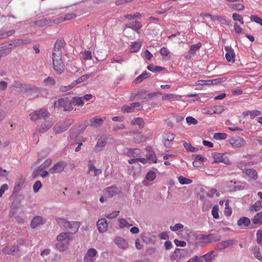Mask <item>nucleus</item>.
I'll return each mask as SVG.
<instances>
[{
    "label": "nucleus",
    "instance_id": "obj_23",
    "mask_svg": "<svg viewBox=\"0 0 262 262\" xmlns=\"http://www.w3.org/2000/svg\"><path fill=\"white\" fill-rule=\"evenodd\" d=\"M88 167H89V171L88 173H89L91 171H94V176H97L99 174H100L102 173V170L100 169H97L96 168L94 165L92 163V161L91 160H89L88 161Z\"/></svg>",
    "mask_w": 262,
    "mask_h": 262
},
{
    "label": "nucleus",
    "instance_id": "obj_63",
    "mask_svg": "<svg viewBox=\"0 0 262 262\" xmlns=\"http://www.w3.org/2000/svg\"><path fill=\"white\" fill-rule=\"evenodd\" d=\"M231 8L235 10L241 11L245 9V7L241 4H235L231 5Z\"/></svg>",
    "mask_w": 262,
    "mask_h": 262
},
{
    "label": "nucleus",
    "instance_id": "obj_13",
    "mask_svg": "<svg viewBox=\"0 0 262 262\" xmlns=\"http://www.w3.org/2000/svg\"><path fill=\"white\" fill-rule=\"evenodd\" d=\"M97 226L100 233H103L106 231L108 228V223L105 219L98 220L97 222Z\"/></svg>",
    "mask_w": 262,
    "mask_h": 262
},
{
    "label": "nucleus",
    "instance_id": "obj_32",
    "mask_svg": "<svg viewBox=\"0 0 262 262\" xmlns=\"http://www.w3.org/2000/svg\"><path fill=\"white\" fill-rule=\"evenodd\" d=\"M254 224L260 225L262 224V212H258L252 220Z\"/></svg>",
    "mask_w": 262,
    "mask_h": 262
},
{
    "label": "nucleus",
    "instance_id": "obj_7",
    "mask_svg": "<svg viewBox=\"0 0 262 262\" xmlns=\"http://www.w3.org/2000/svg\"><path fill=\"white\" fill-rule=\"evenodd\" d=\"M229 142L233 147L237 148L244 146L246 144V142L243 138L237 136L231 138Z\"/></svg>",
    "mask_w": 262,
    "mask_h": 262
},
{
    "label": "nucleus",
    "instance_id": "obj_19",
    "mask_svg": "<svg viewBox=\"0 0 262 262\" xmlns=\"http://www.w3.org/2000/svg\"><path fill=\"white\" fill-rule=\"evenodd\" d=\"M251 221L247 217H242L237 221V224L242 229H246L250 225Z\"/></svg>",
    "mask_w": 262,
    "mask_h": 262
},
{
    "label": "nucleus",
    "instance_id": "obj_39",
    "mask_svg": "<svg viewBox=\"0 0 262 262\" xmlns=\"http://www.w3.org/2000/svg\"><path fill=\"white\" fill-rule=\"evenodd\" d=\"M184 147L187 151H190L192 152H197L198 148L192 146L190 143L184 142L183 143Z\"/></svg>",
    "mask_w": 262,
    "mask_h": 262
},
{
    "label": "nucleus",
    "instance_id": "obj_58",
    "mask_svg": "<svg viewBox=\"0 0 262 262\" xmlns=\"http://www.w3.org/2000/svg\"><path fill=\"white\" fill-rule=\"evenodd\" d=\"M41 182L40 181H36V182L34 184L33 186L34 192L35 193H37V192H38L39 190L41 188Z\"/></svg>",
    "mask_w": 262,
    "mask_h": 262
},
{
    "label": "nucleus",
    "instance_id": "obj_4",
    "mask_svg": "<svg viewBox=\"0 0 262 262\" xmlns=\"http://www.w3.org/2000/svg\"><path fill=\"white\" fill-rule=\"evenodd\" d=\"M62 56H57L52 55V60L53 68L56 73L58 74H61L64 71V65L61 58Z\"/></svg>",
    "mask_w": 262,
    "mask_h": 262
},
{
    "label": "nucleus",
    "instance_id": "obj_54",
    "mask_svg": "<svg viewBox=\"0 0 262 262\" xmlns=\"http://www.w3.org/2000/svg\"><path fill=\"white\" fill-rule=\"evenodd\" d=\"M156 175L155 171L150 170L146 174V179L148 181H152L156 178Z\"/></svg>",
    "mask_w": 262,
    "mask_h": 262
},
{
    "label": "nucleus",
    "instance_id": "obj_6",
    "mask_svg": "<svg viewBox=\"0 0 262 262\" xmlns=\"http://www.w3.org/2000/svg\"><path fill=\"white\" fill-rule=\"evenodd\" d=\"M74 123V120L69 119L62 123L56 124L53 128L54 131L56 133H60L66 130L69 127Z\"/></svg>",
    "mask_w": 262,
    "mask_h": 262
},
{
    "label": "nucleus",
    "instance_id": "obj_48",
    "mask_svg": "<svg viewBox=\"0 0 262 262\" xmlns=\"http://www.w3.org/2000/svg\"><path fill=\"white\" fill-rule=\"evenodd\" d=\"M227 135L226 133H216L214 134L213 138L216 140H225L227 138Z\"/></svg>",
    "mask_w": 262,
    "mask_h": 262
},
{
    "label": "nucleus",
    "instance_id": "obj_18",
    "mask_svg": "<svg viewBox=\"0 0 262 262\" xmlns=\"http://www.w3.org/2000/svg\"><path fill=\"white\" fill-rule=\"evenodd\" d=\"M53 122L49 120H45L40 126L38 128V130L40 133H43L51 127Z\"/></svg>",
    "mask_w": 262,
    "mask_h": 262
},
{
    "label": "nucleus",
    "instance_id": "obj_16",
    "mask_svg": "<svg viewBox=\"0 0 262 262\" xmlns=\"http://www.w3.org/2000/svg\"><path fill=\"white\" fill-rule=\"evenodd\" d=\"M225 50L227 51L225 57L228 62H234L235 61V53L233 50L230 47H225Z\"/></svg>",
    "mask_w": 262,
    "mask_h": 262
},
{
    "label": "nucleus",
    "instance_id": "obj_24",
    "mask_svg": "<svg viewBox=\"0 0 262 262\" xmlns=\"http://www.w3.org/2000/svg\"><path fill=\"white\" fill-rule=\"evenodd\" d=\"M43 219L40 216H36L33 217L31 223V227L32 228H35L37 226L43 224Z\"/></svg>",
    "mask_w": 262,
    "mask_h": 262
},
{
    "label": "nucleus",
    "instance_id": "obj_41",
    "mask_svg": "<svg viewBox=\"0 0 262 262\" xmlns=\"http://www.w3.org/2000/svg\"><path fill=\"white\" fill-rule=\"evenodd\" d=\"M141 44L139 42H134L130 45V51L131 52H137L141 48Z\"/></svg>",
    "mask_w": 262,
    "mask_h": 262
},
{
    "label": "nucleus",
    "instance_id": "obj_38",
    "mask_svg": "<svg viewBox=\"0 0 262 262\" xmlns=\"http://www.w3.org/2000/svg\"><path fill=\"white\" fill-rule=\"evenodd\" d=\"M69 243L66 242H58L56 244V247L60 251L63 252L66 251L68 247Z\"/></svg>",
    "mask_w": 262,
    "mask_h": 262
},
{
    "label": "nucleus",
    "instance_id": "obj_60",
    "mask_svg": "<svg viewBox=\"0 0 262 262\" xmlns=\"http://www.w3.org/2000/svg\"><path fill=\"white\" fill-rule=\"evenodd\" d=\"M1 30L2 34V38H3V39L12 35L15 33V30H10L7 32H4L2 30Z\"/></svg>",
    "mask_w": 262,
    "mask_h": 262
},
{
    "label": "nucleus",
    "instance_id": "obj_8",
    "mask_svg": "<svg viewBox=\"0 0 262 262\" xmlns=\"http://www.w3.org/2000/svg\"><path fill=\"white\" fill-rule=\"evenodd\" d=\"M67 166V163L66 162L60 161L56 163L52 168H51L49 169V172L52 174L60 173L64 170Z\"/></svg>",
    "mask_w": 262,
    "mask_h": 262
},
{
    "label": "nucleus",
    "instance_id": "obj_17",
    "mask_svg": "<svg viewBox=\"0 0 262 262\" xmlns=\"http://www.w3.org/2000/svg\"><path fill=\"white\" fill-rule=\"evenodd\" d=\"M114 242L119 248L122 249H126L128 247V242L121 237L115 238Z\"/></svg>",
    "mask_w": 262,
    "mask_h": 262
},
{
    "label": "nucleus",
    "instance_id": "obj_20",
    "mask_svg": "<svg viewBox=\"0 0 262 262\" xmlns=\"http://www.w3.org/2000/svg\"><path fill=\"white\" fill-rule=\"evenodd\" d=\"M105 119V117H103L102 118H99L98 117L92 118L90 120L91 126L95 127H99L103 124Z\"/></svg>",
    "mask_w": 262,
    "mask_h": 262
},
{
    "label": "nucleus",
    "instance_id": "obj_34",
    "mask_svg": "<svg viewBox=\"0 0 262 262\" xmlns=\"http://www.w3.org/2000/svg\"><path fill=\"white\" fill-rule=\"evenodd\" d=\"M224 155L220 153L213 152L212 153V158L214 159V161L212 163H218L223 161V158Z\"/></svg>",
    "mask_w": 262,
    "mask_h": 262
},
{
    "label": "nucleus",
    "instance_id": "obj_26",
    "mask_svg": "<svg viewBox=\"0 0 262 262\" xmlns=\"http://www.w3.org/2000/svg\"><path fill=\"white\" fill-rule=\"evenodd\" d=\"M142 25L141 23L139 21H135L134 23H129V24L126 25V27L130 28L133 30H135L137 32L142 28Z\"/></svg>",
    "mask_w": 262,
    "mask_h": 262
},
{
    "label": "nucleus",
    "instance_id": "obj_29",
    "mask_svg": "<svg viewBox=\"0 0 262 262\" xmlns=\"http://www.w3.org/2000/svg\"><path fill=\"white\" fill-rule=\"evenodd\" d=\"M261 114V112L257 110H253L251 111H245L243 113V115L244 116H247L250 115L251 119H254L255 117L259 116Z\"/></svg>",
    "mask_w": 262,
    "mask_h": 262
},
{
    "label": "nucleus",
    "instance_id": "obj_5",
    "mask_svg": "<svg viewBox=\"0 0 262 262\" xmlns=\"http://www.w3.org/2000/svg\"><path fill=\"white\" fill-rule=\"evenodd\" d=\"M65 46L66 42L63 38L58 39L55 43L52 55L57 56V57L62 56V50Z\"/></svg>",
    "mask_w": 262,
    "mask_h": 262
},
{
    "label": "nucleus",
    "instance_id": "obj_40",
    "mask_svg": "<svg viewBox=\"0 0 262 262\" xmlns=\"http://www.w3.org/2000/svg\"><path fill=\"white\" fill-rule=\"evenodd\" d=\"M147 160L151 161L155 163L157 162V158L154 151H151L146 156Z\"/></svg>",
    "mask_w": 262,
    "mask_h": 262
},
{
    "label": "nucleus",
    "instance_id": "obj_56",
    "mask_svg": "<svg viewBox=\"0 0 262 262\" xmlns=\"http://www.w3.org/2000/svg\"><path fill=\"white\" fill-rule=\"evenodd\" d=\"M106 145V141L103 138H100L98 140L95 148H103Z\"/></svg>",
    "mask_w": 262,
    "mask_h": 262
},
{
    "label": "nucleus",
    "instance_id": "obj_43",
    "mask_svg": "<svg viewBox=\"0 0 262 262\" xmlns=\"http://www.w3.org/2000/svg\"><path fill=\"white\" fill-rule=\"evenodd\" d=\"M27 84H23L19 81H14L12 83L11 86L16 89H20L22 92H25L24 86H27Z\"/></svg>",
    "mask_w": 262,
    "mask_h": 262
},
{
    "label": "nucleus",
    "instance_id": "obj_12",
    "mask_svg": "<svg viewBox=\"0 0 262 262\" xmlns=\"http://www.w3.org/2000/svg\"><path fill=\"white\" fill-rule=\"evenodd\" d=\"M235 244V240L233 239L227 241H224L216 245V249L222 250L233 245Z\"/></svg>",
    "mask_w": 262,
    "mask_h": 262
},
{
    "label": "nucleus",
    "instance_id": "obj_1",
    "mask_svg": "<svg viewBox=\"0 0 262 262\" xmlns=\"http://www.w3.org/2000/svg\"><path fill=\"white\" fill-rule=\"evenodd\" d=\"M58 223L60 227L68 231H70V234L76 233L80 226L79 222H69L64 219L61 218L58 220Z\"/></svg>",
    "mask_w": 262,
    "mask_h": 262
},
{
    "label": "nucleus",
    "instance_id": "obj_10",
    "mask_svg": "<svg viewBox=\"0 0 262 262\" xmlns=\"http://www.w3.org/2000/svg\"><path fill=\"white\" fill-rule=\"evenodd\" d=\"M20 251L19 247L17 245H13L12 247L6 246L2 250V252L6 254L14 255Z\"/></svg>",
    "mask_w": 262,
    "mask_h": 262
},
{
    "label": "nucleus",
    "instance_id": "obj_36",
    "mask_svg": "<svg viewBox=\"0 0 262 262\" xmlns=\"http://www.w3.org/2000/svg\"><path fill=\"white\" fill-rule=\"evenodd\" d=\"M132 125H138L139 127L142 128L145 125V123L142 118L138 117L136 119H133L131 121Z\"/></svg>",
    "mask_w": 262,
    "mask_h": 262
},
{
    "label": "nucleus",
    "instance_id": "obj_35",
    "mask_svg": "<svg viewBox=\"0 0 262 262\" xmlns=\"http://www.w3.org/2000/svg\"><path fill=\"white\" fill-rule=\"evenodd\" d=\"M71 105L74 104V105H81L82 106L84 104L82 97H74L71 100Z\"/></svg>",
    "mask_w": 262,
    "mask_h": 262
},
{
    "label": "nucleus",
    "instance_id": "obj_50",
    "mask_svg": "<svg viewBox=\"0 0 262 262\" xmlns=\"http://www.w3.org/2000/svg\"><path fill=\"white\" fill-rule=\"evenodd\" d=\"M179 182L181 184H189L192 182V181L189 179L186 178L182 176L178 178Z\"/></svg>",
    "mask_w": 262,
    "mask_h": 262
},
{
    "label": "nucleus",
    "instance_id": "obj_33",
    "mask_svg": "<svg viewBox=\"0 0 262 262\" xmlns=\"http://www.w3.org/2000/svg\"><path fill=\"white\" fill-rule=\"evenodd\" d=\"M127 154L129 157H138L140 155V150L138 148H129L127 149Z\"/></svg>",
    "mask_w": 262,
    "mask_h": 262
},
{
    "label": "nucleus",
    "instance_id": "obj_21",
    "mask_svg": "<svg viewBox=\"0 0 262 262\" xmlns=\"http://www.w3.org/2000/svg\"><path fill=\"white\" fill-rule=\"evenodd\" d=\"M104 192L106 195L111 198L118 193L117 187L113 186L105 188Z\"/></svg>",
    "mask_w": 262,
    "mask_h": 262
},
{
    "label": "nucleus",
    "instance_id": "obj_28",
    "mask_svg": "<svg viewBox=\"0 0 262 262\" xmlns=\"http://www.w3.org/2000/svg\"><path fill=\"white\" fill-rule=\"evenodd\" d=\"M24 182L25 180L24 179H20L19 180L14 187L13 194H17L19 192L24 184Z\"/></svg>",
    "mask_w": 262,
    "mask_h": 262
},
{
    "label": "nucleus",
    "instance_id": "obj_49",
    "mask_svg": "<svg viewBox=\"0 0 262 262\" xmlns=\"http://www.w3.org/2000/svg\"><path fill=\"white\" fill-rule=\"evenodd\" d=\"M43 82L46 86L54 85L56 83L54 79L51 77H48L44 80Z\"/></svg>",
    "mask_w": 262,
    "mask_h": 262
},
{
    "label": "nucleus",
    "instance_id": "obj_30",
    "mask_svg": "<svg viewBox=\"0 0 262 262\" xmlns=\"http://www.w3.org/2000/svg\"><path fill=\"white\" fill-rule=\"evenodd\" d=\"M213 251H211L201 257V259L205 260V262H212L215 257V255H213Z\"/></svg>",
    "mask_w": 262,
    "mask_h": 262
},
{
    "label": "nucleus",
    "instance_id": "obj_25",
    "mask_svg": "<svg viewBox=\"0 0 262 262\" xmlns=\"http://www.w3.org/2000/svg\"><path fill=\"white\" fill-rule=\"evenodd\" d=\"M245 173L248 177L254 180L258 178V173L257 171L253 168H248L245 170Z\"/></svg>",
    "mask_w": 262,
    "mask_h": 262
},
{
    "label": "nucleus",
    "instance_id": "obj_51",
    "mask_svg": "<svg viewBox=\"0 0 262 262\" xmlns=\"http://www.w3.org/2000/svg\"><path fill=\"white\" fill-rule=\"evenodd\" d=\"M232 212V209L229 206V201H226L225 203V209L224 214L227 216H229L231 215Z\"/></svg>",
    "mask_w": 262,
    "mask_h": 262
},
{
    "label": "nucleus",
    "instance_id": "obj_27",
    "mask_svg": "<svg viewBox=\"0 0 262 262\" xmlns=\"http://www.w3.org/2000/svg\"><path fill=\"white\" fill-rule=\"evenodd\" d=\"M151 75L150 73L146 71L144 72L140 75L138 76L135 80V84H139L142 82L144 79L147 78Z\"/></svg>",
    "mask_w": 262,
    "mask_h": 262
},
{
    "label": "nucleus",
    "instance_id": "obj_45",
    "mask_svg": "<svg viewBox=\"0 0 262 262\" xmlns=\"http://www.w3.org/2000/svg\"><path fill=\"white\" fill-rule=\"evenodd\" d=\"M201 46L202 44L201 42H199L195 45H192L190 47L189 53L191 54H195L196 51L200 49Z\"/></svg>",
    "mask_w": 262,
    "mask_h": 262
},
{
    "label": "nucleus",
    "instance_id": "obj_15",
    "mask_svg": "<svg viewBox=\"0 0 262 262\" xmlns=\"http://www.w3.org/2000/svg\"><path fill=\"white\" fill-rule=\"evenodd\" d=\"M12 43L6 44L0 46V57L6 56L10 54L12 51Z\"/></svg>",
    "mask_w": 262,
    "mask_h": 262
},
{
    "label": "nucleus",
    "instance_id": "obj_31",
    "mask_svg": "<svg viewBox=\"0 0 262 262\" xmlns=\"http://www.w3.org/2000/svg\"><path fill=\"white\" fill-rule=\"evenodd\" d=\"M252 252L254 257L260 261H262V256L261 254L260 248L258 246L254 247L252 250Z\"/></svg>",
    "mask_w": 262,
    "mask_h": 262
},
{
    "label": "nucleus",
    "instance_id": "obj_42",
    "mask_svg": "<svg viewBox=\"0 0 262 262\" xmlns=\"http://www.w3.org/2000/svg\"><path fill=\"white\" fill-rule=\"evenodd\" d=\"M147 69L152 72H160L164 70V68H163L162 67L155 66L152 64H150L149 66H148Z\"/></svg>",
    "mask_w": 262,
    "mask_h": 262
},
{
    "label": "nucleus",
    "instance_id": "obj_2",
    "mask_svg": "<svg viewBox=\"0 0 262 262\" xmlns=\"http://www.w3.org/2000/svg\"><path fill=\"white\" fill-rule=\"evenodd\" d=\"M54 107L63 108L64 111H70L73 109L71 100L68 98H60L54 102Z\"/></svg>",
    "mask_w": 262,
    "mask_h": 262
},
{
    "label": "nucleus",
    "instance_id": "obj_53",
    "mask_svg": "<svg viewBox=\"0 0 262 262\" xmlns=\"http://www.w3.org/2000/svg\"><path fill=\"white\" fill-rule=\"evenodd\" d=\"M97 253V250L95 249L92 248L89 249L87 251L86 254L85 255V256H88L89 257L93 258V257L96 256Z\"/></svg>",
    "mask_w": 262,
    "mask_h": 262
},
{
    "label": "nucleus",
    "instance_id": "obj_44",
    "mask_svg": "<svg viewBox=\"0 0 262 262\" xmlns=\"http://www.w3.org/2000/svg\"><path fill=\"white\" fill-rule=\"evenodd\" d=\"M119 227L121 229L124 228V227H130L133 225V224H129L128 222L124 219H119Z\"/></svg>",
    "mask_w": 262,
    "mask_h": 262
},
{
    "label": "nucleus",
    "instance_id": "obj_64",
    "mask_svg": "<svg viewBox=\"0 0 262 262\" xmlns=\"http://www.w3.org/2000/svg\"><path fill=\"white\" fill-rule=\"evenodd\" d=\"M174 135L172 133H167L164 136V140L166 142H171L174 138Z\"/></svg>",
    "mask_w": 262,
    "mask_h": 262
},
{
    "label": "nucleus",
    "instance_id": "obj_14",
    "mask_svg": "<svg viewBox=\"0 0 262 262\" xmlns=\"http://www.w3.org/2000/svg\"><path fill=\"white\" fill-rule=\"evenodd\" d=\"M140 103L139 102H134L131 103L129 105H123L121 108V111L124 113H128L133 112L135 107H140Z\"/></svg>",
    "mask_w": 262,
    "mask_h": 262
},
{
    "label": "nucleus",
    "instance_id": "obj_9",
    "mask_svg": "<svg viewBox=\"0 0 262 262\" xmlns=\"http://www.w3.org/2000/svg\"><path fill=\"white\" fill-rule=\"evenodd\" d=\"M25 92L28 93V96L32 97H37L40 93V89L34 85H27L24 86Z\"/></svg>",
    "mask_w": 262,
    "mask_h": 262
},
{
    "label": "nucleus",
    "instance_id": "obj_22",
    "mask_svg": "<svg viewBox=\"0 0 262 262\" xmlns=\"http://www.w3.org/2000/svg\"><path fill=\"white\" fill-rule=\"evenodd\" d=\"M221 240V236L215 233H211L207 235V239L205 243H210L216 242Z\"/></svg>",
    "mask_w": 262,
    "mask_h": 262
},
{
    "label": "nucleus",
    "instance_id": "obj_55",
    "mask_svg": "<svg viewBox=\"0 0 262 262\" xmlns=\"http://www.w3.org/2000/svg\"><path fill=\"white\" fill-rule=\"evenodd\" d=\"M48 20L46 19H40L38 20H36L34 22V24L35 25L40 27H42L45 26L46 25H48Z\"/></svg>",
    "mask_w": 262,
    "mask_h": 262
},
{
    "label": "nucleus",
    "instance_id": "obj_46",
    "mask_svg": "<svg viewBox=\"0 0 262 262\" xmlns=\"http://www.w3.org/2000/svg\"><path fill=\"white\" fill-rule=\"evenodd\" d=\"M217 108H221V106L220 105H217L214 107L215 110H212V109H206L204 108L203 109V113L206 114H209V115H212L214 114H219V112H217Z\"/></svg>",
    "mask_w": 262,
    "mask_h": 262
},
{
    "label": "nucleus",
    "instance_id": "obj_47",
    "mask_svg": "<svg viewBox=\"0 0 262 262\" xmlns=\"http://www.w3.org/2000/svg\"><path fill=\"white\" fill-rule=\"evenodd\" d=\"M27 43V41L25 39H17L14 40L11 43L13 44V46L16 47L20 46L23 45H25Z\"/></svg>",
    "mask_w": 262,
    "mask_h": 262
},
{
    "label": "nucleus",
    "instance_id": "obj_62",
    "mask_svg": "<svg viewBox=\"0 0 262 262\" xmlns=\"http://www.w3.org/2000/svg\"><path fill=\"white\" fill-rule=\"evenodd\" d=\"M20 203V201L18 200L17 198H15L12 204H11V208H13L15 210L17 209L19 207V205Z\"/></svg>",
    "mask_w": 262,
    "mask_h": 262
},
{
    "label": "nucleus",
    "instance_id": "obj_61",
    "mask_svg": "<svg viewBox=\"0 0 262 262\" xmlns=\"http://www.w3.org/2000/svg\"><path fill=\"white\" fill-rule=\"evenodd\" d=\"M250 19L262 26V19L257 15H251L250 16Z\"/></svg>",
    "mask_w": 262,
    "mask_h": 262
},
{
    "label": "nucleus",
    "instance_id": "obj_57",
    "mask_svg": "<svg viewBox=\"0 0 262 262\" xmlns=\"http://www.w3.org/2000/svg\"><path fill=\"white\" fill-rule=\"evenodd\" d=\"M256 241L258 244L262 246V230H258L256 232Z\"/></svg>",
    "mask_w": 262,
    "mask_h": 262
},
{
    "label": "nucleus",
    "instance_id": "obj_3",
    "mask_svg": "<svg viewBox=\"0 0 262 262\" xmlns=\"http://www.w3.org/2000/svg\"><path fill=\"white\" fill-rule=\"evenodd\" d=\"M30 119L32 121H35L39 119H46L49 116L48 111L44 108L39 111H35L30 114Z\"/></svg>",
    "mask_w": 262,
    "mask_h": 262
},
{
    "label": "nucleus",
    "instance_id": "obj_37",
    "mask_svg": "<svg viewBox=\"0 0 262 262\" xmlns=\"http://www.w3.org/2000/svg\"><path fill=\"white\" fill-rule=\"evenodd\" d=\"M92 74L93 73L86 74L79 77L76 80L73 82V85H76L77 84L86 81L89 78L92 76Z\"/></svg>",
    "mask_w": 262,
    "mask_h": 262
},
{
    "label": "nucleus",
    "instance_id": "obj_11",
    "mask_svg": "<svg viewBox=\"0 0 262 262\" xmlns=\"http://www.w3.org/2000/svg\"><path fill=\"white\" fill-rule=\"evenodd\" d=\"M73 237L71 236L70 232H61L57 235L56 239L58 242H62L69 243L72 241Z\"/></svg>",
    "mask_w": 262,
    "mask_h": 262
},
{
    "label": "nucleus",
    "instance_id": "obj_52",
    "mask_svg": "<svg viewBox=\"0 0 262 262\" xmlns=\"http://www.w3.org/2000/svg\"><path fill=\"white\" fill-rule=\"evenodd\" d=\"M219 206L217 205H214L212 209L211 213L213 217L217 219L219 217Z\"/></svg>",
    "mask_w": 262,
    "mask_h": 262
},
{
    "label": "nucleus",
    "instance_id": "obj_59",
    "mask_svg": "<svg viewBox=\"0 0 262 262\" xmlns=\"http://www.w3.org/2000/svg\"><path fill=\"white\" fill-rule=\"evenodd\" d=\"M227 78L226 77H221L218 78L214 79H211V84H217L221 83H222L226 80Z\"/></svg>",
    "mask_w": 262,
    "mask_h": 262
}]
</instances>
